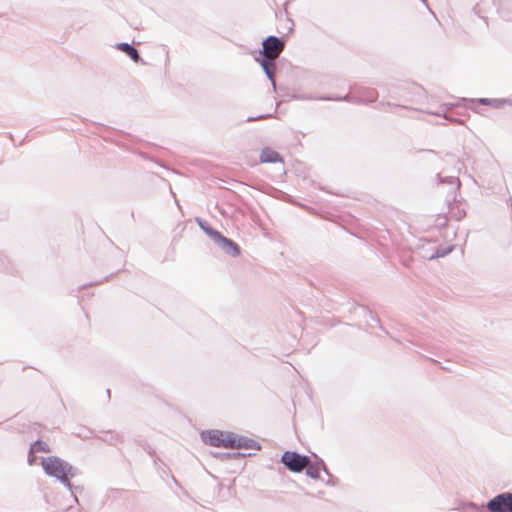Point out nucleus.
Listing matches in <instances>:
<instances>
[{
    "label": "nucleus",
    "mask_w": 512,
    "mask_h": 512,
    "mask_svg": "<svg viewBox=\"0 0 512 512\" xmlns=\"http://www.w3.org/2000/svg\"><path fill=\"white\" fill-rule=\"evenodd\" d=\"M202 441L213 447L236 449L245 446L244 440L233 433L219 430H207L201 432Z\"/></svg>",
    "instance_id": "2"
},
{
    "label": "nucleus",
    "mask_w": 512,
    "mask_h": 512,
    "mask_svg": "<svg viewBox=\"0 0 512 512\" xmlns=\"http://www.w3.org/2000/svg\"><path fill=\"white\" fill-rule=\"evenodd\" d=\"M263 70L267 74V76L272 79L274 76V72L276 69L274 60L264 59L261 63Z\"/></svg>",
    "instance_id": "9"
},
{
    "label": "nucleus",
    "mask_w": 512,
    "mask_h": 512,
    "mask_svg": "<svg viewBox=\"0 0 512 512\" xmlns=\"http://www.w3.org/2000/svg\"><path fill=\"white\" fill-rule=\"evenodd\" d=\"M32 452H50V446L43 441H36L31 446Z\"/></svg>",
    "instance_id": "10"
},
{
    "label": "nucleus",
    "mask_w": 512,
    "mask_h": 512,
    "mask_svg": "<svg viewBox=\"0 0 512 512\" xmlns=\"http://www.w3.org/2000/svg\"><path fill=\"white\" fill-rule=\"evenodd\" d=\"M282 463L292 472H301L308 467L310 459L293 451H286L281 458Z\"/></svg>",
    "instance_id": "3"
},
{
    "label": "nucleus",
    "mask_w": 512,
    "mask_h": 512,
    "mask_svg": "<svg viewBox=\"0 0 512 512\" xmlns=\"http://www.w3.org/2000/svg\"><path fill=\"white\" fill-rule=\"evenodd\" d=\"M206 231L214 238H220L226 246H229L230 248L233 249L235 255H238L240 253V249H239L238 245L236 243H234L232 240L222 237L220 235V233L217 231H212V230H206Z\"/></svg>",
    "instance_id": "7"
},
{
    "label": "nucleus",
    "mask_w": 512,
    "mask_h": 512,
    "mask_svg": "<svg viewBox=\"0 0 512 512\" xmlns=\"http://www.w3.org/2000/svg\"><path fill=\"white\" fill-rule=\"evenodd\" d=\"M35 452H32V449L30 448V451H29V455H28V463L30 465H33L35 463V460H36V456H35Z\"/></svg>",
    "instance_id": "13"
},
{
    "label": "nucleus",
    "mask_w": 512,
    "mask_h": 512,
    "mask_svg": "<svg viewBox=\"0 0 512 512\" xmlns=\"http://www.w3.org/2000/svg\"><path fill=\"white\" fill-rule=\"evenodd\" d=\"M260 161L262 163H276L282 162V158L275 150L271 148H265L260 154Z\"/></svg>",
    "instance_id": "6"
},
{
    "label": "nucleus",
    "mask_w": 512,
    "mask_h": 512,
    "mask_svg": "<svg viewBox=\"0 0 512 512\" xmlns=\"http://www.w3.org/2000/svg\"><path fill=\"white\" fill-rule=\"evenodd\" d=\"M41 465L46 474L57 478L68 488L71 487L70 479L74 476V472L67 462L56 456H49L42 459Z\"/></svg>",
    "instance_id": "1"
},
{
    "label": "nucleus",
    "mask_w": 512,
    "mask_h": 512,
    "mask_svg": "<svg viewBox=\"0 0 512 512\" xmlns=\"http://www.w3.org/2000/svg\"><path fill=\"white\" fill-rule=\"evenodd\" d=\"M487 508L491 512H512V493H503L491 499Z\"/></svg>",
    "instance_id": "5"
},
{
    "label": "nucleus",
    "mask_w": 512,
    "mask_h": 512,
    "mask_svg": "<svg viewBox=\"0 0 512 512\" xmlns=\"http://www.w3.org/2000/svg\"><path fill=\"white\" fill-rule=\"evenodd\" d=\"M478 102L481 103V104H485V105H489V106L495 107V108H500V107H502L505 104V101L504 100H500V99H486V98H482V99H479Z\"/></svg>",
    "instance_id": "11"
},
{
    "label": "nucleus",
    "mask_w": 512,
    "mask_h": 512,
    "mask_svg": "<svg viewBox=\"0 0 512 512\" xmlns=\"http://www.w3.org/2000/svg\"><path fill=\"white\" fill-rule=\"evenodd\" d=\"M117 48L130 56L135 62L140 59L137 50L127 43H120L117 45Z\"/></svg>",
    "instance_id": "8"
},
{
    "label": "nucleus",
    "mask_w": 512,
    "mask_h": 512,
    "mask_svg": "<svg viewBox=\"0 0 512 512\" xmlns=\"http://www.w3.org/2000/svg\"><path fill=\"white\" fill-rule=\"evenodd\" d=\"M307 468V475L310 476L313 479L320 478V467L317 465H308Z\"/></svg>",
    "instance_id": "12"
},
{
    "label": "nucleus",
    "mask_w": 512,
    "mask_h": 512,
    "mask_svg": "<svg viewBox=\"0 0 512 512\" xmlns=\"http://www.w3.org/2000/svg\"><path fill=\"white\" fill-rule=\"evenodd\" d=\"M284 42L275 36H269L263 43V55L266 59L275 60L284 49Z\"/></svg>",
    "instance_id": "4"
}]
</instances>
